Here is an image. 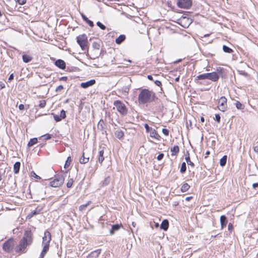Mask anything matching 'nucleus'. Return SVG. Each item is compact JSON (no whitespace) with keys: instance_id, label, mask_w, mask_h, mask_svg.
Returning <instances> with one entry per match:
<instances>
[{"instance_id":"nucleus-54","label":"nucleus","mask_w":258,"mask_h":258,"mask_svg":"<svg viewBox=\"0 0 258 258\" xmlns=\"http://www.w3.org/2000/svg\"><path fill=\"white\" fill-rule=\"evenodd\" d=\"M19 108L21 110H24V109H25L24 105L23 104H20L19 106Z\"/></svg>"},{"instance_id":"nucleus-42","label":"nucleus","mask_w":258,"mask_h":258,"mask_svg":"<svg viewBox=\"0 0 258 258\" xmlns=\"http://www.w3.org/2000/svg\"><path fill=\"white\" fill-rule=\"evenodd\" d=\"M53 115L54 119L56 121L58 122L60 121L62 119L60 117L59 115L52 114Z\"/></svg>"},{"instance_id":"nucleus-58","label":"nucleus","mask_w":258,"mask_h":258,"mask_svg":"<svg viewBox=\"0 0 258 258\" xmlns=\"http://www.w3.org/2000/svg\"><path fill=\"white\" fill-rule=\"evenodd\" d=\"M228 230L229 231L231 230L233 228V226H232V224L231 223H229L228 224Z\"/></svg>"},{"instance_id":"nucleus-63","label":"nucleus","mask_w":258,"mask_h":258,"mask_svg":"<svg viewBox=\"0 0 258 258\" xmlns=\"http://www.w3.org/2000/svg\"><path fill=\"white\" fill-rule=\"evenodd\" d=\"M5 87V85L4 83H1V89H3Z\"/></svg>"},{"instance_id":"nucleus-22","label":"nucleus","mask_w":258,"mask_h":258,"mask_svg":"<svg viewBox=\"0 0 258 258\" xmlns=\"http://www.w3.org/2000/svg\"><path fill=\"white\" fill-rule=\"evenodd\" d=\"M115 136L118 139H121L124 136V133L120 130H117L115 132Z\"/></svg>"},{"instance_id":"nucleus-56","label":"nucleus","mask_w":258,"mask_h":258,"mask_svg":"<svg viewBox=\"0 0 258 258\" xmlns=\"http://www.w3.org/2000/svg\"><path fill=\"white\" fill-rule=\"evenodd\" d=\"M68 79L67 77H62L59 78L60 81H66Z\"/></svg>"},{"instance_id":"nucleus-53","label":"nucleus","mask_w":258,"mask_h":258,"mask_svg":"<svg viewBox=\"0 0 258 258\" xmlns=\"http://www.w3.org/2000/svg\"><path fill=\"white\" fill-rule=\"evenodd\" d=\"M154 83L156 86H161L162 85L161 82L160 81L156 80Z\"/></svg>"},{"instance_id":"nucleus-39","label":"nucleus","mask_w":258,"mask_h":258,"mask_svg":"<svg viewBox=\"0 0 258 258\" xmlns=\"http://www.w3.org/2000/svg\"><path fill=\"white\" fill-rule=\"evenodd\" d=\"M90 203H91V202H88L87 203H86L85 204H83V205H81L79 207V210L80 211H84V210H85L86 209V208L90 204Z\"/></svg>"},{"instance_id":"nucleus-45","label":"nucleus","mask_w":258,"mask_h":258,"mask_svg":"<svg viewBox=\"0 0 258 258\" xmlns=\"http://www.w3.org/2000/svg\"><path fill=\"white\" fill-rule=\"evenodd\" d=\"M144 127H145L146 131L147 133H149V132L150 133L151 132V131L153 130V129H152V128L150 127L149 126V125L147 123L145 124Z\"/></svg>"},{"instance_id":"nucleus-13","label":"nucleus","mask_w":258,"mask_h":258,"mask_svg":"<svg viewBox=\"0 0 258 258\" xmlns=\"http://www.w3.org/2000/svg\"><path fill=\"white\" fill-rule=\"evenodd\" d=\"M43 210V208H37L34 211L30 213L27 216V218L30 219L33 217L34 216L39 214L41 213Z\"/></svg>"},{"instance_id":"nucleus-47","label":"nucleus","mask_w":258,"mask_h":258,"mask_svg":"<svg viewBox=\"0 0 258 258\" xmlns=\"http://www.w3.org/2000/svg\"><path fill=\"white\" fill-rule=\"evenodd\" d=\"M215 120L219 123L220 122L221 117L219 114H215Z\"/></svg>"},{"instance_id":"nucleus-44","label":"nucleus","mask_w":258,"mask_h":258,"mask_svg":"<svg viewBox=\"0 0 258 258\" xmlns=\"http://www.w3.org/2000/svg\"><path fill=\"white\" fill-rule=\"evenodd\" d=\"M46 105V101L45 100H40L39 101V106L40 108H44Z\"/></svg>"},{"instance_id":"nucleus-41","label":"nucleus","mask_w":258,"mask_h":258,"mask_svg":"<svg viewBox=\"0 0 258 258\" xmlns=\"http://www.w3.org/2000/svg\"><path fill=\"white\" fill-rule=\"evenodd\" d=\"M73 182H74L73 179L72 178L70 179L67 183V186L68 188H71L73 184Z\"/></svg>"},{"instance_id":"nucleus-20","label":"nucleus","mask_w":258,"mask_h":258,"mask_svg":"<svg viewBox=\"0 0 258 258\" xmlns=\"http://www.w3.org/2000/svg\"><path fill=\"white\" fill-rule=\"evenodd\" d=\"M121 225H119L118 224H115L112 225L111 229L110 230V234L113 235L115 231H117L120 228Z\"/></svg>"},{"instance_id":"nucleus-6","label":"nucleus","mask_w":258,"mask_h":258,"mask_svg":"<svg viewBox=\"0 0 258 258\" xmlns=\"http://www.w3.org/2000/svg\"><path fill=\"white\" fill-rule=\"evenodd\" d=\"M29 245V244L21 239L19 245L15 248V251L19 254L25 253L27 251V247Z\"/></svg>"},{"instance_id":"nucleus-25","label":"nucleus","mask_w":258,"mask_h":258,"mask_svg":"<svg viewBox=\"0 0 258 258\" xmlns=\"http://www.w3.org/2000/svg\"><path fill=\"white\" fill-rule=\"evenodd\" d=\"M104 160V150H101L99 152V157H98V162L102 164V162Z\"/></svg>"},{"instance_id":"nucleus-49","label":"nucleus","mask_w":258,"mask_h":258,"mask_svg":"<svg viewBox=\"0 0 258 258\" xmlns=\"http://www.w3.org/2000/svg\"><path fill=\"white\" fill-rule=\"evenodd\" d=\"M63 86L60 85L56 88L55 91L59 92V91H61L62 89H63Z\"/></svg>"},{"instance_id":"nucleus-17","label":"nucleus","mask_w":258,"mask_h":258,"mask_svg":"<svg viewBox=\"0 0 258 258\" xmlns=\"http://www.w3.org/2000/svg\"><path fill=\"white\" fill-rule=\"evenodd\" d=\"M220 223L221 226V229H223L226 227L227 223V218L225 215H222L220 217Z\"/></svg>"},{"instance_id":"nucleus-14","label":"nucleus","mask_w":258,"mask_h":258,"mask_svg":"<svg viewBox=\"0 0 258 258\" xmlns=\"http://www.w3.org/2000/svg\"><path fill=\"white\" fill-rule=\"evenodd\" d=\"M208 79L212 81H217L219 78V76L216 72H212L209 73Z\"/></svg>"},{"instance_id":"nucleus-15","label":"nucleus","mask_w":258,"mask_h":258,"mask_svg":"<svg viewBox=\"0 0 258 258\" xmlns=\"http://www.w3.org/2000/svg\"><path fill=\"white\" fill-rule=\"evenodd\" d=\"M56 67L60 69L63 70L66 68V62L62 59H57L55 62Z\"/></svg>"},{"instance_id":"nucleus-12","label":"nucleus","mask_w":258,"mask_h":258,"mask_svg":"<svg viewBox=\"0 0 258 258\" xmlns=\"http://www.w3.org/2000/svg\"><path fill=\"white\" fill-rule=\"evenodd\" d=\"M95 80L94 79L91 80L86 82H83L81 84V87L83 88L86 89L90 86L94 85L95 84Z\"/></svg>"},{"instance_id":"nucleus-57","label":"nucleus","mask_w":258,"mask_h":258,"mask_svg":"<svg viewBox=\"0 0 258 258\" xmlns=\"http://www.w3.org/2000/svg\"><path fill=\"white\" fill-rule=\"evenodd\" d=\"M223 71V69L222 68H220V67H219L217 68V71L218 72V73H222V71Z\"/></svg>"},{"instance_id":"nucleus-61","label":"nucleus","mask_w":258,"mask_h":258,"mask_svg":"<svg viewBox=\"0 0 258 258\" xmlns=\"http://www.w3.org/2000/svg\"><path fill=\"white\" fill-rule=\"evenodd\" d=\"M147 78H148L149 80H153V77H152L151 75H148V76H147Z\"/></svg>"},{"instance_id":"nucleus-27","label":"nucleus","mask_w":258,"mask_h":258,"mask_svg":"<svg viewBox=\"0 0 258 258\" xmlns=\"http://www.w3.org/2000/svg\"><path fill=\"white\" fill-rule=\"evenodd\" d=\"M185 159L188 165H190L192 167L195 166L194 163L190 161L189 153H187V155H185Z\"/></svg>"},{"instance_id":"nucleus-52","label":"nucleus","mask_w":258,"mask_h":258,"mask_svg":"<svg viewBox=\"0 0 258 258\" xmlns=\"http://www.w3.org/2000/svg\"><path fill=\"white\" fill-rule=\"evenodd\" d=\"M17 2L19 4L23 5L26 3V0H17Z\"/></svg>"},{"instance_id":"nucleus-31","label":"nucleus","mask_w":258,"mask_h":258,"mask_svg":"<svg viewBox=\"0 0 258 258\" xmlns=\"http://www.w3.org/2000/svg\"><path fill=\"white\" fill-rule=\"evenodd\" d=\"M209 73L201 74L197 77V80L208 79Z\"/></svg>"},{"instance_id":"nucleus-51","label":"nucleus","mask_w":258,"mask_h":258,"mask_svg":"<svg viewBox=\"0 0 258 258\" xmlns=\"http://www.w3.org/2000/svg\"><path fill=\"white\" fill-rule=\"evenodd\" d=\"M31 175L32 176H33L34 177H35V178H37V179H40V177L38 175H37L34 171H32L31 172Z\"/></svg>"},{"instance_id":"nucleus-1","label":"nucleus","mask_w":258,"mask_h":258,"mask_svg":"<svg viewBox=\"0 0 258 258\" xmlns=\"http://www.w3.org/2000/svg\"><path fill=\"white\" fill-rule=\"evenodd\" d=\"M157 98L155 93L147 89H142L139 94L138 101L139 103L145 104L154 101Z\"/></svg>"},{"instance_id":"nucleus-5","label":"nucleus","mask_w":258,"mask_h":258,"mask_svg":"<svg viewBox=\"0 0 258 258\" xmlns=\"http://www.w3.org/2000/svg\"><path fill=\"white\" fill-rule=\"evenodd\" d=\"M14 246V239L11 238L4 243L3 244V249L6 252H10L13 251Z\"/></svg>"},{"instance_id":"nucleus-16","label":"nucleus","mask_w":258,"mask_h":258,"mask_svg":"<svg viewBox=\"0 0 258 258\" xmlns=\"http://www.w3.org/2000/svg\"><path fill=\"white\" fill-rule=\"evenodd\" d=\"M101 253V249H98L92 251L88 256V258H97Z\"/></svg>"},{"instance_id":"nucleus-55","label":"nucleus","mask_w":258,"mask_h":258,"mask_svg":"<svg viewBox=\"0 0 258 258\" xmlns=\"http://www.w3.org/2000/svg\"><path fill=\"white\" fill-rule=\"evenodd\" d=\"M13 79H14V74H12L10 76V77H9V79H8V81L10 82V81H12V80H13Z\"/></svg>"},{"instance_id":"nucleus-62","label":"nucleus","mask_w":258,"mask_h":258,"mask_svg":"<svg viewBox=\"0 0 258 258\" xmlns=\"http://www.w3.org/2000/svg\"><path fill=\"white\" fill-rule=\"evenodd\" d=\"M192 198V197H186V199H185V200L187 201H190L191 199Z\"/></svg>"},{"instance_id":"nucleus-29","label":"nucleus","mask_w":258,"mask_h":258,"mask_svg":"<svg viewBox=\"0 0 258 258\" xmlns=\"http://www.w3.org/2000/svg\"><path fill=\"white\" fill-rule=\"evenodd\" d=\"M189 187V185L187 183H185L181 186L180 190L182 192H184L187 191Z\"/></svg>"},{"instance_id":"nucleus-11","label":"nucleus","mask_w":258,"mask_h":258,"mask_svg":"<svg viewBox=\"0 0 258 258\" xmlns=\"http://www.w3.org/2000/svg\"><path fill=\"white\" fill-rule=\"evenodd\" d=\"M179 20V23L184 28L188 27L190 23V20L185 17L180 18Z\"/></svg>"},{"instance_id":"nucleus-33","label":"nucleus","mask_w":258,"mask_h":258,"mask_svg":"<svg viewBox=\"0 0 258 258\" xmlns=\"http://www.w3.org/2000/svg\"><path fill=\"white\" fill-rule=\"evenodd\" d=\"M227 157L226 155H225L222 157V158L220 160V165L221 166H224L226 165L227 162Z\"/></svg>"},{"instance_id":"nucleus-32","label":"nucleus","mask_w":258,"mask_h":258,"mask_svg":"<svg viewBox=\"0 0 258 258\" xmlns=\"http://www.w3.org/2000/svg\"><path fill=\"white\" fill-rule=\"evenodd\" d=\"M38 140L36 138L31 139L29 142H28L27 145L28 147H32V146L36 144Z\"/></svg>"},{"instance_id":"nucleus-18","label":"nucleus","mask_w":258,"mask_h":258,"mask_svg":"<svg viewBox=\"0 0 258 258\" xmlns=\"http://www.w3.org/2000/svg\"><path fill=\"white\" fill-rule=\"evenodd\" d=\"M168 226L169 222L167 220L165 219L162 222L160 225V228L164 231H166L168 228Z\"/></svg>"},{"instance_id":"nucleus-10","label":"nucleus","mask_w":258,"mask_h":258,"mask_svg":"<svg viewBox=\"0 0 258 258\" xmlns=\"http://www.w3.org/2000/svg\"><path fill=\"white\" fill-rule=\"evenodd\" d=\"M219 104V109L223 112H224L226 110L227 108V99L225 97L222 96L221 97L218 101Z\"/></svg>"},{"instance_id":"nucleus-34","label":"nucleus","mask_w":258,"mask_h":258,"mask_svg":"<svg viewBox=\"0 0 258 258\" xmlns=\"http://www.w3.org/2000/svg\"><path fill=\"white\" fill-rule=\"evenodd\" d=\"M223 50L226 53H231L233 50L228 46L224 45L222 47Z\"/></svg>"},{"instance_id":"nucleus-4","label":"nucleus","mask_w":258,"mask_h":258,"mask_svg":"<svg viewBox=\"0 0 258 258\" xmlns=\"http://www.w3.org/2000/svg\"><path fill=\"white\" fill-rule=\"evenodd\" d=\"M113 104L121 115L124 116L127 114V109L122 102L120 100H116L114 102Z\"/></svg>"},{"instance_id":"nucleus-8","label":"nucleus","mask_w":258,"mask_h":258,"mask_svg":"<svg viewBox=\"0 0 258 258\" xmlns=\"http://www.w3.org/2000/svg\"><path fill=\"white\" fill-rule=\"evenodd\" d=\"M22 240L31 245L33 242V234L31 230H27L25 232Z\"/></svg>"},{"instance_id":"nucleus-64","label":"nucleus","mask_w":258,"mask_h":258,"mask_svg":"<svg viewBox=\"0 0 258 258\" xmlns=\"http://www.w3.org/2000/svg\"><path fill=\"white\" fill-rule=\"evenodd\" d=\"M200 119H201V122H203L205 121V119H204V117H201Z\"/></svg>"},{"instance_id":"nucleus-19","label":"nucleus","mask_w":258,"mask_h":258,"mask_svg":"<svg viewBox=\"0 0 258 258\" xmlns=\"http://www.w3.org/2000/svg\"><path fill=\"white\" fill-rule=\"evenodd\" d=\"M150 137L152 138L156 139L158 140H159L160 138V135L157 133V131L153 129L150 132Z\"/></svg>"},{"instance_id":"nucleus-9","label":"nucleus","mask_w":258,"mask_h":258,"mask_svg":"<svg viewBox=\"0 0 258 258\" xmlns=\"http://www.w3.org/2000/svg\"><path fill=\"white\" fill-rule=\"evenodd\" d=\"M192 5L191 0H177V5L182 9H188Z\"/></svg>"},{"instance_id":"nucleus-35","label":"nucleus","mask_w":258,"mask_h":258,"mask_svg":"<svg viewBox=\"0 0 258 258\" xmlns=\"http://www.w3.org/2000/svg\"><path fill=\"white\" fill-rule=\"evenodd\" d=\"M186 170V163L185 162H183V163H182L181 165L180 172L181 173H184L185 172Z\"/></svg>"},{"instance_id":"nucleus-36","label":"nucleus","mask_w":258,"mask_h":258,"mask_svg":"<svg viewBox=\"0 0 258 258\" xmlns=\"http://www.w3.org/2000/svg\"><path fill=\"white\" fill-rule=\"evenodd\" d=\"M110 178L109 176L106 177L104 180L102 182V185L103 186H106L109 184L110 183Z\"/></svg>"},{"instance_id":"nucleus-7","label":"nucleus","mask_w":258,"mask_h":258,"mask_svg":"<svg viewBox=\"0 0 258 258\" xmlns=\"http://www.w3.org/2000/svg\"><path fill=\"white\" fill-rule=\"evenodd\" d=\"M77 43L83 50L85 49L87 44V37L85 34L80 35L77 37Z\"/></svg>"},{"instance_id":"nucleus-28","label":"nucleus","mask_w":258,"mask_h":258,"mask_svg":"<svg viewBox=\"0 0 258 258\" xmlns=\"http://www.w3.org/2000/svg\"><path fill=\"white\" fill-rule=\"evenodd\" d=\"M22 59L24 62L28 63L31 61L32 57L29 55L24 54L22 55Z\"/></svg>"},{"instance_id":"nucleus-46","label":"nucleus","mask_w":258,"mask_h":258,"mask_svg":"<svg viewBox=\"0 0 258 258\" xmlns=\"http://www.w3.org/2000/svg\"><path fill=\"white\" fill-rule=\"evenodd\" d=\"M59 116L61 118V119H64L66 117L65 111L63 110H61L60 112Z\"/></svg>"},{"instance_id":"nucleus-30","label":"nucleus","mask_w":258,"mask_h":258,"mask_svg":"<svg viewBox=\"0 0 258 258\" xmlns=\"http://www.w3.org/2000/svg\"><path fill=\"white\" fill-rule=\"evenodd\" d=\"M179 151V147L177 145L174 146L171 148V152H172V155H176Z\"/></svg>"},{"instance_id":"nucleus-26","label":"nucleus","mask_w":258,"mask_h":258,"mask_svg":"<svg viewBox=\"0 0 258 258\" xmlns=\"http://www.w3.org/2000/svg\"><path fill=\"white\" fill-rule=\"evenodd\" d=\"M89 157H86L85 156V153H83V155H82V157L80 159V162L81 164H85V163H88L89 162Z\"/></svg>"},{"instance_id":"nucleus-43","label":"nucleus","mask_w":258,"mask_h":258,"mask_svg":"<svg viewBox=\"0 0 258 258\" xmlns=\"http://www.w3.org/2000/svg\"><path fill=\"white\" fill-rule=\"evenodd\" d=\"M97 25L102 30H105L106 29V26L100 22H97Z\"/></svg>"},{"instance_id":"nucleus-21","label":"nucleus","mask_w":258,"mask_h":258,"mask_svg":"<svg viewBox=\"0 0 258 258\" xmlns=\"http://www.w3.org/2000/svg\"><path fill=\"white\" fill-rule=\"evenodd\" d=\"M125 39V36L123 34L120 35L116 39L115 42L117 44H120Z\"/></svg>"},{"instance_id":"nucleus-24","label":"nucleus","mask_w":258,"mask_h":258,"mask_svg":"<svg viewBox=\"0 0 258 258\" xmlns=\"http://www.w3.org/2000/svg\"><path fill=\"white\" fill-rule=\"evenodd\" d=\"M82 17L83 20L85 21L86 23H87L90 27H92L94 26L93 22L92 21L88 19V18L85 15H84V14H82Z\"/></svg>"},{"instance_id":"nucleus-2","label":"nucleus","mask_w":258,"mask_h":258,"mask_svg":"<svg viewBox=\"0 0 258 258\" xmlns=\"http://www.w3.org/2000/svg\"><path fill=\"white\" fill-rule=\"evenodd\" d=\"M50 240V233L47 231H45L44 236L42 238V245H43V247L39 258H44L45 254L49 250Z\"/></svg>"},{"instance_id":"nucleus-59","label":"nucleus","mask_w":258,"mask_h":258,"mask_svg":"<svg viewBox=\"0 0 258 258\" xmlns=\"http://www.w3.org/2000/svg\"><path fill=\"white\" fill-rule=\"evenodd\" d=\"M252 187L253 188H255L256 187H258V182H256V183H254L253 184H252Z\"/></svg>"},{"instance_id":"nucleus-50","label":"nucleus","mask_w":258,"mask_h":258,"mask_svg":"<svg viewBox=\"0 0 258 258\" xmlns=\"http://www.w3.org/2000/svg\"><path fill=\"white\" fill-rule=\"evenodd\" d=\"M164 157V154L163 153H160L158 155V156L157 157V159L158 160H161L163 159Z\"/></svg>"},{"instance_id":"nucleus-37","label":"nucleus","mask_w":258,"mask_h":258,"mask_svg":"<svg viewBox=\"0 0 258 258\" xmlns=\"http://www.w3.org/2000/svg\"><path fill=\"white\" fill-rule=\"evenodd\" d=\"M71 161H72L71 158L70 156H69L66 161L65 164L64 165V168H67L70 165Z\"/></svg>"},{"instance_id":"nucleus-38","label":"nucleus","mask_w":258,"mask_h":258,"mask_svg":"<svg viewBox=\"0 0 258 258\" xmlns=\"http://www.w3.org/2000/svg\"><path fill=\"white\" fill-rule=\"evenodd\" d=\"M51 135H50V134H46V135H44L43 136H42L40 138V140L42 139V140H48V139H51Z\"/></svg>"},{"instance_id":"nucleus-23","label":"nucleus","mask_w":258,"mask_h":258,"mask_svg":"<svg viewBox=\"0 0 258 258\" xmlns=\"http://www.w3.org/2000/svg\"><path fill=\"white\" fill-rule=\"evenodd\" d=\"M21 163L20 162H16L14 165V172L17 174L19 172Z\"/></svg>"},{"instance_id":"nucleus-48","label":"nucleus","mask_w":258,"mask_h":258,"mask_svg":"<svg viewBox=\"0 0 258 258\" xmlns=\"http://www.w3.org/2000/svg\"><path fill=\"white\" fill-rule=\"evenodd\" d=\"M162 133L165 136H168V135H169V131L166 128H163Z\"/></svg>"},{"instance_id":"nucleus-40","label":"nucleus","mask_w":258,"mask_h":258,"mask_svg":"<svg viewBox=\"0 0 258 258\" xmlns=\"http://www.w3.org/2000/svg\"><path fill=\"white\" fill-rule=\"evenodd\" d=\"M235 105L238 109H242L243 108V105L239 101H237L235 103Z\"/></svg>"},{"instance_id":"nucleus-60","label":"nucleus","mask_w":258,"mask_h":258,"mask_svg":"<svg viewBox=\"0 0 258 258\" xmlns=\"http://www.w3.org/2000/svg\"><path fill=\"white\" fill-rule=\"evenodd\" d=\"M254 151L255 152H257L258 153V145L257 146H256L254 147Z\"/></svg>"},{"instance_id":"nucleus-3","label":"nucleus","mask_w":258,"mask_h":258,"mask_svg":"<svg viewBox=\"0 0 258 258\" xmlns=\"http://www.w3.org/2000/svg\"><path fill=\"white\" fill-rule=\"evenodd\" d=\"M64 181V175L63 174H57L55 176L54 179L50 182L49 185L53 187H58L63 184Z\"/></svg>"}]
</instances>
